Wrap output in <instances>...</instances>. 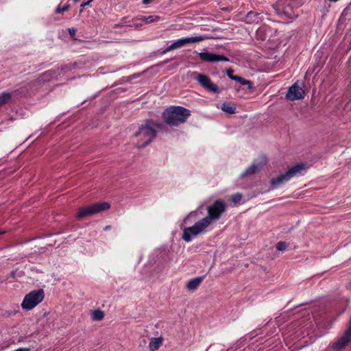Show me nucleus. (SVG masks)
I'll return each mask as SVG.
<instances>
[{"label": "nucleus", "mask_w": 351, "mask_h": 351, "mask_svg": "<svg viewBox=\"0 0 351 351\" xmlns=\"http://www.w3.org/2000/svg\"><path fill=\"white\" fill-rule=\"evenodd\" d=\"M198 56L202 61L207 62H228L229 59L223 55L209 52H200Z\"/></svg>", "instance_id": "nucleus-11"}, {"label": "nucleus", "mask_w": 351, "mask_h": 351, "mask_svg": "<svg viewBox=\"0 0 351 351\" xmlns=\"http://www.w3.org/2000/svg\"><path fill=\"white\" fill-rule=\"evenodd\" d=\"M287 247V244L285 242L280 241L276 244V249L278 251H283Z\"/></svg>", "instance_id": "nucleus-18"}, {"label": "nucleus", "mask_w": 351, "mask_h": 351, "mask_svg": "<svg viewBox=\"0 0 351 351\" xmlns=\"http://www.w3.org/2000/svg\"><path fill=\"white\" fill-rule=\"evenodd\" d=\"M304 95L305 92L303 88L295 83L289 88L286 97L290 101H295L304 99Z\"/></svg>", "instance_id": "nucleus-10"}, {"label": "nucleus", "mask_w": 351, "mask_h": 351, "mask_svg": "<svg viewBox=\"0 0 351 351\" xmlns=\"http://www.w3.org/2000/svg\"><path fill=\"white\" fill-rule=\"evenodd\" d=\"M43 299L44 291L42 289L34 290L25 296L21 303V307L26 311L32 310Z\"/></svg>", "instance_id": "nucleus-5"}, {"label": "nucleus", "mask_w": 351, "mask_h": 351, "mask_svg": "<svg viewBox=\"0 0 351 351\" xmlns=\"http://www.w3.org/2000/svg\"><path fill=\"white\" fill-rule=\"evenodd\" d=\"M226 208L227 205L223 200H215L212 204L207 206L206 217L196 221L192 226L185 227V224L192 223L199 217L198 210L191 212L180 225V228L183 230L182 239L186 243L191 242L194 237L206 232L213 221L219 219L226 212Z\"/></svg>", "instance_id": "nucleus-1"}, {"label": "nucleus", "mask_w": 351, "mask_h": 351, "mask_svg": "<svg viewBox=\"0 0 351 351\" xmlns=\"http://www.w3.org/2000/svg\"><path fill=\"white\" fill-rule=\"evenodd\" d=\"M162 124L154 122L152 120L146 121L145 124L141 125L138 131L134 134L138 138L136 147L144 148L148 145L156 137V130L155 128H160Z\"/></svg>", "instance_id": "nucleus-2"}, {"label": "nucleus", "mask_w": 351, "mask_h": 351, "mask_svg": "<svg viewBox=\"0 0 351 351\" xmlns=\"http://www.w3.org/2000/svg\"><path fill=\"white\" fill-rule=\"evenodd\" d=\"M69 5H64L62 6L58 5V8H56V12L60 13V12L66 11L69 10Z\"/></svg>", "instance_id": "nucleus-21"}, {"label": "nucleus", "mask_w": 351, "mask_h": 351, "mask_svg": "<svg viewBox=\"0 0 351 351\" xmlns=\"http://www.w3.org/2000/svg\"><path fill=\"white\" fill-rule=\"evenodd\" d=\"M267 159L265 156H261L260 157V161L258 162H254L247 167L241 174V176L244 178L249 175L254 174L258 172L267 163Z\"/></svg>", "instance_id": "nucleus-9"}, {"label": "nucleus", "mask_w": 351, "mask_h": 351, "mask_svg": "<svg viewBox=\"0 0 351 351\" xmlns=\"http://www.w3.org/2000/svg\"><path fill=\"white\" fill-rule=\"evenodd\" d=\"M203 40L202 36H193V37H187V38H182L180 39L177 40L172 44H171L164 51L163 53H166L170 51H172L173 49H176L178 48H180L186 45L193 43H197Z\"/></svg>", "instance_id": "nucleus-8"}, {"label": "nucleus", "mask_w": 351, "mask_h": 351, "mask_svg": "<svg viewBox=\"0 0 351 351\" xmlns=\"http://www.w3.org/2000/svg\"><path fill=\"white\" fill-rule=\"evenodd\" d=\"M69 32L71 36H73L75 34L76 29L73 27L69 29Z\"/></svg>", "instance_id": "nucleus-23"}, {"label": "nucleus", "mask_w": 351, "mask_h": 351, "mask_svg": "<svg viewBox=\"0 0 351 351\" xmlns=\"http://www.w3.org/2000/svg\"><path fill=\"white\" fill-rule=\"evenodd\" d=\"M305 165L303 164H297L288 169L285 173L278 176L276 178L271 180V184L274 188L277 187L278 185L289 181L292 178L299 174L302 170L304 169Z\"/></svg>", "instance_id": "nucleus-6"}, {"label": "nucleus", "mask_w": 351, "mask_h": 351, "mask_svg": "<svg viewBox=\"0 0 351 351\" xmlns=\"http://www.w3.org/2000/svg\"><path fill=\"white\" fill-rule=\"evenodd\" d=\"M110 228H111V226H106V227H104V231H108V230H109Z\"/></svg>", "instance_id": "nucleus-26"}, {"label": "nucleus", "mask_w": 351, "mask_h": 351, "mask_svg": "<svg viewBox=\"0 0 351 351\" xmlns=\"http://www.w3.org/2000/svg\"><path fill=\"white\" fill-rule=\"evenodd\" d=\"M12 99V94L3 92L0 93V106L8 103Z\"/></svg>", "instance_id": "nucleus-16"}, {"label": "nucleus", "mask_w": 351, "mask_h": 351, "mask_svg": "<svg viewBox=\"0 0 351 351\" xmlns=\"http://www.w3.org/2000/svg\"><path fill=\"white\" fill-rule=\"evenodd\" d=\"M110 208V205L108 202H97L88 205L87 206L81 207L78 209V212L75 215L77 220H81L88 216L97 214L101 211L106 210Z\"/></svg>", "instance_id": "nucleus-4"}, {"label": "nucleus", "mask_w": 351, "mask_h": 351, "mask_svg": "<svg viewBox=\"0 0 351 351\" xmlns=\"http://www.w3.org/2000/svg\"><path fill=\"white\" fill-rule=\"evenodd\" d=\"M163 339L162 337H153L149 343V351H155L161 346Z\"/></svg>", "instance_id": "nucleus-14"}, {"label": "nucleus", "mask_w": 351, "mask_h": 351, "mask_svg": "<svg viewBox=\"0 0 351 351\" xmlns=\"http://www.w3.org/2000/svg\"><path fill=\"white\" fill-rule=\"evenodd\" d=\"M93 0H89L88 1H86V2H83L82 4H81V7L84 8L86 5H88L89 3L92 1Z\"/></svg>", "instance_id": "nucleus-24"}, {"label": "nucleus", "mask_w": 351, "mask_h": 351, "mask_svg": "<svg viewBox=\"0 0 351 351\" xmlns=\"http://www.w3.org/2000/svg\"><path fill=\"white\" fill-rule=\"evenodd\" d=\"M234 81L239 82L242 85L250 84L251 82L240 76H237V77L234 78Z\"/></svg>", "instance_id": "nucleus-19"}, {"label": "nucleus", "mask_w": 351, "mask_h": 351, "mask_svg": "<svg viewBox=\"0 0 351 351\" xmlns=\"http://www.w3.org/2000/svg\"><path fill=\"white\" fill-rule=\"evenodd\" d=\"M160 19V17L157 15H149V16H138L132 19L134 25L138 27L142 25V23H152L157 22Z\"/></svg>", "instance_id": "nucleus-12"}, {"label": "nucleus", "mask_w": 351, "mask_h": 351, "mask_svg": "<svg viewBox=\"0 0 351 351\" xmlns=\"http://www.w3.org/2000/svg\"><path fill=\"white\" fill-rule=\"evenodd\" d=\"M91 317L93 321H101L104 317V313L99 309L95 310L91 313Z\"/></svg>", "instance_id": "nucleus-17"}, {"label": "nucleus", "mask_w": 351, "mask_h": 351, "mask_svg": "<svg viewBox=\"0 0 351 351\" xmlns=\"http://www.w3.org/2000/svg\"><path fill=\"white\" fill-rule=\"evenodd\" d=\"M234 71L231 69H229L227 70V75L229 78H230L232 80H234V78L237 77V75H233Z\"/></svg>", "instance_id": "nucleus-22"}, {"label": "nucleus", "mask_w": 351, "mask_h": 351, "mask_svg": "<svg viewBox=\"0 0 351 351\" xmlns=\"http://www.w3.org/2000/svg\"><path fill=\"white\" fill-rule=\"evenodd\" d=\"M190 115V110L182 106L170 107L162 113L165 122L170 126H178L186 122Z\"/></svg>", "instance_id": "nucleus-3"}, {"label": "nucleus", "mask_w": 351, "mask_h": 351, "mask_svg": "<svg viewBox=\"0 0 351 351\" xmlns=\"http://www.w3.org/2000/svg\"><path fill=\"white\" fill-rule=\"evenodd\" d=\"M221 109L227 114H232L236 113V106L230 102H224L221 104Z\"/></svg>", "instance_id": "nucleus-15"}, {"label": "nucleus", "mask_w": 351, "mask_h": 351, "mask_svg": "<svg viewBox=\"0 0 351 351\" xmlns=\"http://www.w3.org/2000/svg\"><path fill=\"white\" fill-rule=\"evenodd\" d=\"M204 278V276H200L190 279L186 285V288L190 291H195L203 281Z\"/></svg>", "instance_id": "nucleus-13"}, {"label": "nucleus", "mask_w": 351, "mask_h": 351, "mask_svg": "<svg viewBox=\"0 0 351 351\" xmlns=\"http://www.w3.org/2000/svg\"><path fill=\"white\" fill-rule=\"evenodd\" d=\"M242 199V195L240 193H236L232 196V201L237 204L239 203Z\"/></svg>", "instance_id": "nucleus-20"}, {"label": "nucleus", "mask_w": 351, "mask_h": 351, "mask_svg": "<svg viewBox=\"0 0 351 351\" xmlns=\"http://www.w3.org/2000/svg\"><path fill=\"white\" fill-rule=\"evenodd\" d=\"M153 0H143V3L146 5L151 3Z\"/></svg>", "instance_id": "nucleus-25"}, {"label": "nucleus", "mask_w": 351, "mask_h": 351, "mask_svg": "<svg viewBox=\"0 0 351 351\" xmlns=\"http://www.w3.org/2000/svg\"><path fill=\"white\" fill-rule=\"evenodd\" d=\"M51 71H47L45 72V79L47 77L48 75H51Z\"/></svg>", "instance_id": "nucleus-27"}, {"label": "nucleus", "mask_w": 351, "mask_h": 351, "mask_svg": "<svg viewBox=\"0 0 351 351\" xmlns=\"http://www.w3.org/2000/svg\"><path fill=\"white\" fill-rule=\"evenodd\" d=\"M192 77L206 90L209 92L217 93L219 92L218 86L206 75L193 72Z\"/></svg>", "instance_id": "nucleus-7"}]
</instances>
